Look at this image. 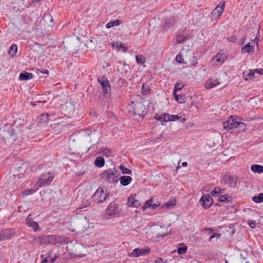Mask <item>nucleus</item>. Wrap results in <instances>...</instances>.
<instances>
[{"label":"nucleus","instance_id":"20","mask_svg":"<svg viewBox=\"0 0 263 263\" xmlns=\"http://www.w3.org/2000/svg\"><path fill=\"white\" fill-rule=\"evenodd\" d=\"M66 112L68 114H71L74 111V105L72 103H67L66 104Z\"/></svg>","mask_w":263,"mask_h":263},{"label":"nucleus","instance_id":"64","mask_svg":"<svg viewBox=\"0 0 263 263\" xmlns=\"http://www.w3.org/2000/svg\"><path fill=\"white\" fill-rule=\"evenodd\" d=\"M183 166H186L187 165V163L186 162H183L182 163Z\"/></svg>","mask_w":263,"mask_h":263},{"label":"nucleus","instance_id":"46","mask_svg":"<svg viewBox=\"0 0 263 263\" xmlns=\"http://www.w3.org/2000/svg\"><path fill=\"white\" fill-rule=\"evenodd\" d=\"M152 202L153 201L151 200L146 201L144 205L143 206V209H146L147 208H151Z\"/></svg>","mask_w":263,"mask_h":263},{"label":"nucleus","instance_id":"30","mask_svg":"<svg viewBox=\"0 0 263 263\" xmlns=\"http://www.w3.org/2000/svg\"><path fill=\"white\" fill-rule=\"evenodd\" d=\"M120 24H121V21L120 20H117L111 21H110L109 22H108L106 25V27L107 28H111L112 27H114L115 26H118Z\"/></svg>","mask_w":263,"mask_h":263},{"label":"nucleus","instance_id":"8","mask_svg":"<svg viewBox=\"0 0 263 263\" xmlns=\"http://www.w3.org/2000/svg\"><path fill=\"white\" fill-rule=\"evenodd\" d=\"M258 39L256 36L254 40L251 42L248 43L244 47H242L241 51L242 53H248L252 54L254 51V46L255 44L257 45Z\"/></svg>","mask_w":263,"mask_h":263},{"label":"nucleus","instance_id":"59","mask_svg":"<svg viewBox=\"0 0 263 263\" xmlns=\"http://www.w3.org/2000/svg\"><path fill=\"white\" fill-rule=\"evenodd\" d=\"M123 68H124V70L125 71L126 73V72L127 71V69H129V66L128 65L125 64H124Z\"/></svg>","mask_w":263,"mask_h":263},{"label":"nucleus","instance_id":"3","mask_svg":"<svg viewBox=\"0 0 263 263\" xmlns=\"http://www.w3.org/2000/svg\"><path fill=\"white\" fill-rule=\"evenodd\" d=\"M30 170V163L28 162H24L17 167L14 172V176L17 177L18 178H21Z\"/></svg>","mask_w":263,"mask_h":263},{"label":"nucleus","instance_id":"57","mask_svg":"<svg viewBox=\"0 0 263 263\" xmlns=\"http://www.w3.org/2000/svg\"><path fill=\"white\" fill-rule=\"evenodd\" d=\"M249 226L252 228H255L256 227V222L255 221H251L250 222H249Z\"/></svg>","mask_w":263,"mask_h":263},{"label":"nucleus","instance_id":"39","mask_svg":"<svg viewBox=\"0 0 263 263\" xmlns=\"http://www.w3.org/2000/svg\"><path fill=\"white\" fill-rule=\"evenodd\" d=\"M236 128H239L238 132L244 131L246 129V124L244 123L238 121Z\"/></svg>","mask_w":263,"mask_h":263},{"label":"nucleus","instance_id":"47","mask_svg":"<svg viewBox=\"0 0 263 263\" xmlns=\"http://www.w3.org/2000/svg\"><path fill=\"white\" fill-rule=\"evenodd\" d=\"M155 119L157 120L160 121L161 122H164V114L161 115L156 114L155 116Z\"/></svg>","mask_w":263,"mask_h":263},{"label":"nucleus","instance_id":"51","mask_svg":"<svg viewBox=\"0 0 263 263\" xmlns=\"http://www.w3.org/2000/svg\"><path fill=\"white\" fill-rule=\"evenodd\" d=\"M58 242L59 243H63V242H64L65 243H67L68 241L67 240V239L66 238H65V237H59L58 238Z\"/></svg>","mask_w":263,"mask_h":263},{"label":"nucleus","instance_id":"12","mask_svg":"<svg viewBox=\"0 0 263 263\" xmlns=\"http://www.w3.org/2000/svg\"><path fill=\"white\" fill-rule=\"evenodd\" d=\"M33 241L34 245H47L51 243V237L47 236H42L34 238Z\"/></svg>","mask_w":263,"mask_h":263},{"label":"nucleus","instance_id":"52","mask_svg":"<svg viewBox=\"0 0 263 263\" xmlns=\"http://www.w3.org/2000/svg\"><path fill=\"white\" fill-rule=\"evenodd\" d=\"M164 122L171 121V115L168 114H164Z\"/></svg>","mask_w":263,"mask_h":263},{"label":"nucleus","instance_id":"56","mask_svg":"<svg viewBox=\"0 0 263 263\" xmlns=\"http://www.w3.org/2000/svg\"><path fill=\"white\" fill-rule=\"evenodd\" d=\"M38 71L40 73L46 74L47 75V77L49 75V71L46 69H44L42 70H38ZM45 77H46V76Z\"/></svg>","mask_w":263,"mask_h":263},{"label":"nucleus","instance_id":"25","mask_svg":"<svg viewBox=\"0 0 263 263\" xmlns=\"http://www.w3.org/2000/svg\"><path fill=\"white\" fill-rule=\"evenodd\" d=\"M254 70H249V72L247 74H245V72L243 73V78L246 80H252L254 78Z\"/></svg>","mask_w":263,"mask_h":263},{"label":"nucleus","instance_id":"37","mask_svg":"<svg viewBox=\"0 0 263 263\" xmlns=\"http://www.w3.org/2000/svg\"><path fill=\"white\" fill-rule=\"evenodd\" d=\"M122 173L123 174H132V172L131 170L125 167L123 165H120L119 166Z\"/></svg>","mask_w":263,"mask_h":263},{"label":"nucleus","instance_id":"28","mask_svg":"<svg viewBox=\"0 0 263 263\" xmlns=\"http://www.w3.org/2000/svg\"><path fill=\"white\" fill-rule=\"evenodd\" d=\"M17 48L16 45L13 44H12L9 49V54L12 57H14L17 52Z\"/></svg>","mask_w":263,"mask_h":263},{"label":"nucleus","instance_id":"13","mask_svg":"<svg viewBox=\"0 0 263 263\" xmlns=\"http://www.w3.org/2000/svg\"><path fill=\"white\" fill-rule=\"evenodd\" d=\"M14 235V232L12 229H5L0 233V240L10 239Z\"/></svg>","mask_w":263,"mask_h":263},{"label":"nucleus","instance_id":"32","mask_svg":"<svg viewBox=\"0 0 263 263\" xmlns=\"http://www.w3.org/2000/svg\"><path fill=\"white\" fill-rule=\"evenodd\" d=\"M236 182L237 178L231 176H228V183H229L231 186L235 187L236 185Z\"/></svg>","mask_w":263,"mask_h":263},{"label":"nucleus","instance_id":"63","mask_svg":"<svg viewBox=\"0 0 263 263\" xmlns=\"http://www.w3.org/2000/svg\"><path fill=\"white\" fill-rule=\"evenodd\" d=\"M157 205L155 203H154V204H153L152 203V206H151V208H152V209H155V208H156V207H157Z\"/></svg>","mask_w":263,"mask_h":263},{"label":"nucleus","instance_id":"16","mask_svg":"<svg viewBox=\"0 0 263 263\" xmlns=\"http://www.w3.org/2000/svg\"><path fill=\"white\" fill-rule=\"evenodd\" d=\"M220 84V81L217 79H209L205 84V87L206 89H211Z\"/></svg>","mask_w":263,"mask_h":263},{"label":"nucleus","instance_id":"26","mask_svg":"<svg viewBox=\"0 0 263 263\" xmlns=\"http://www.w3.org/2000/svg\"><path fill=\"white\" fill-rule=\"evenodd\" d=\"M226 59L227 58L224 54L220 55L217 54L216 55L214 56L212 59L213 60L216 61L217 62H221L222 63L226 61Z\"/></svg>","mask_w":263,"mask_h":263},{"label":"nucleus","instance_id":"5","mask_svg":"<svg viewBox=\"0 0 263 263\" xmlns=\"http://www.w3.org/2000/svg\"><path fill=\"white\" fill-rule=\"evenodd\" d=\"M53 179V174L51 173L50 171H49L41 176V178L37 182V184H38L39 186L49 185L52 182Z\"/></svg>","mask_w":263,"mask_h":263},{"label":"nucleus","instance_id":"48","mask_svg":"<svg viewBox=\"0 0 263 263\" xmlns=\"http://www.w3.org/2000/svg\"><path fill=\"white\" fill-rule=\"evenodd\" d=\"M176 200L175 199H171L170 201L165 204L166 206L170 208L171 206H173L176 204Z\"/></svg>","mask_w":263,"mask_h":263},{"label":"nucleus","instance_id":"11","mask_svg":"<svg viewBox=\"0 0 263 263\" xmlns=\"http://www.w3.org/2000/svg\"><path fill=\"white\" fill-rule=\"evenodd\" d=\"M225 8V2L221 1L219 4L212 11L211 14L215 17H219L223 13Z\"/></svg>","mask_w":263,"mask_h":263},{"label":"nucleus","instance_id":"31","mask_svg":"<svg viewBox=\"0 0 263 263\" xmlns=\"http://www.w3.org/2000/svg\"><path fill=\"white\" fill-rule=\"evenodd\" d=\"M224 190L219 187H216L214 190H213L211 192V195L214 197L220 195V194L223 193Z\"/></svg>","mask_w":263,"mask_h":263},{"label":"nucleus","instance_id":"44","mask_svg":"<svg viewBox=\"0 0 263 263\" xmlns=\"http://www.w3.org/2000/svg\"><path fill=\"white\" fill-rule=\"evenodd\" d=\"M176 59L177 62L179 63H180V64L186 63V62L184 61L183 56L180 54L177 55L176 56Z\"/></svg>","mask_w":263,"mask_h":263},{"label":"nucleus","instance_id":"35","mask_svg":"<svg viewBox=\"0 0 263 263\" xmlns=\"http://www.w3.org/2000/svg\"><path fill=\"white\" fill-rule=\"evenodd\" d=\"M252 200L256 203H260L263 202V193H260L258 196H254Z\"/></svg>","mask_w":263,"mask_h":263},{"label":"nucleus","instance_id":"62","mask_svg":"<svg viewBox=\"0 0 263 263\" xmlns=\"http://www.w3.org/2000/svg\"><path fill=\"white\" fill-rule=\"evenodd\" d=\"M85 256V254H84L76 255V256H77L78 257H79V258L84 257Z\"/></svg>","mask_w":263,"mask_h":263},{"label":"nucleus","instance_id":"55","mask_svg":"<svg viewBox=\"0 0 263 263\" xmlns=\"http://www.w3.org/2000/svg\"><path fill=\"white\" fill-rule=\"evenodd\" d=\"M254 71L258 74L263 75V69L262 68H257L254 69Z\"/></svg>","mask_w":263,"mask_h":263},{"label":"nucleus","instance_id":"15","mask_svg":"<svg viewBox=\"0 0 263 263\" xmlns=\"http://www.w3.org/2000/svg\"><path fill=\"white\" fill-rule=\"evenodd\" d=\"M128 205L132 207H136L137 208L140 205V202L137 199V197L136 195L132 196L130 195L128 198Z\"/></svg>","mask_w":263,"mask_h":263},{"label":"nucleus","instance_id":"58","mask_svg":"<svg viewBox=\"0 0 263 263\" xmlns=\"http://www.w3.org/2000/svg\"><path fill=\"white\" fill-rule=\"evenodd\" d=\"M173 95L174 98H175V100L176 101V97H178L179 95L177 94V91L174 89Z\"/></svg>","mask_w":263,"mask_h":263},{"label":"nucleus","instance_id":"29","mask_svg":"<svg viewBox=\"0 0 263 263\" xmlns=\"http://www.w3.org/2000/svg\"><path fill=\"white\" fill-rule=\"evenodd\" d=\"M187 249V248L185 245L181 243L180 246L178 248V253L180 255L184 254L186 252Z\"/></svg>","mask_w":263,"mask_h":263},{"label":"nucleus","instance_id":"9","mask_svg":"<svg viewBox=\"0 0 263 263\" xmlns=\"http://www.w3.org/2000/svg\"><path fill=\"white\" fill-rule=\"evenodd\" d=\"M237 123L238 121H236V118L232 116L229 118L227 121L223 122V128L228 131L236 128Z\"/></svg>","mask_w":263,"mask_h":263},{"label":"nucleus","instance_id":"42","mask_svg":"<svg viewBox=\"0 0 263 263\" xmlns=\"http://www.w3.org/2000/svg\"><path fill=\"white\" fill-rule=\"evenodd\" d=\"M183 87V85L182 84L181 82L178 81L174 87V89L177 91L181 90Z\"/></svg>","mask_w":263,"mask_h":263},{"label":"nucleus","instance_id":"22","mask_svg":"<svg viewBox=\"0 0 263 263\" xmlns=\"http://www.w3.org/2000/svg\"><path fill=\"white\" fill-rule=\"evenodd\" d=\"M251 170L254 173H261L263 172V166L258 164H253Z\"/></svg>","mask_w":263,"mask_h":263},{"label":"nucleus","instance_id":"6","mask_svg":"<svg viewBox=\"0 0 263 263\" xmlns=\"http://www.w3.org/2000/svg\"><path fill=\"white\" fill-rule=\"evenodd\" d=\"M98 81L100 83L102 86V92L106 97L109 96L111 90L110 85L107 79L103 76L98 78Z\"/></svg>","mask_w":263,"mask_h":263},{"label":"nucleus","instance_id":"23","mask_svg":"<svg viewBox=\"0 0 263 263\" xmlns=\"http://www.w3.org/2000/svg\"><path fill=\"white\" fill-rule=\"evenodd\" d=\"M83 222H85V220H83ZM74 223L76 224L75 227V230L74 231H77L79 232H81V230L84 229V227L83 226V222L82 221H80L79 219H77L74 222ZM72 231H74V230H72Z\"/></svg>","mask_w":263,"mask_h":263},{"label":"nucleus","instance_id":"60","mask_svg":"<svg viewBox=\"0 0 263 263\" xmlns=\"http://www.w3.org/2000/svg\"><path fill=\"white\" fill-rule=\"evenodd\" d=\"M155 263H163V259L161 258H159L158 260H157Z\"/></svg>","mask_w":263,"mask_h":263},{"label":"nucleus","instance_id":"45","mask_svg":"<svg viewBox=\"0 0 263 263\" xmlns=\"http://www.w3.org/2000/svg\"><path fill=\"white\" fill-rule=\"evenodd\" d=\"M34 192V191L33 190L28 189V190H26L24 191L22 193V195H23V196H28V195H29L30 194H32Z\"/></svg>","mask_w":263,"mask_h":263},{"label":"nucleus","instance_id":"33","mask_svg":"<svg viewBox=\"0 0 263 263\" xmlns=\"http://www.w3.org/2000/svg\"><path fill=\"white\" fill-rule=\"evenodd\" d=\"M43 20L45 21L46 22L49 21L51 24H49L50 26H52L53 23V19L52 16L49 14H45L43 17Z\"/></svg>","mask_w":263,"mask_h":263},{"label":"nucleus","instance_id":"2","mask_svg":"<svg viewBox=\"0 0 263 263\" xmlns=\"http://www.w3.org/2000/svg\"><path fill=\"white\" fill-rule=\"evenodd\" d=\"M151 251V249L148 247L138 248L134 249L132 252L128 253V256L138 257L141 256H145L149 254Z\"/></svg>","mask_w":263,"mask_h":263},{"label":"nucleus","instance_id":"53","mask_svg":"<svg viewBox=\"0 0 263 263\" xmlns=\"http://www.w3.org/2000/svg\"><path fill=\"white\" fill-rule=\"evenodd\" d=\"M221 235L220 234H218L216 233H214L209 238V241H211V240L215 238V237H217V238H219Z\"/></svg>","mask_w":263,"mask_h":263},{"label":"nucleus","instance_id":"40","mask_svg":"<svg viewBox=\"0 0 263 263\" xmlns=\"http://www.w3.org/2000/svg\"><path fill=\"white\" fill-rule=\"evenodd\" d=\"M230 198V197L228 195V194H225V195H222L221 196H220L218 199V201L219 202H225V201H229V199Z\"/></svg>","mask_w":263,"mask_h":263},{"label":"nucleus","instance_id":"54","mask_svg":"<svg viewBox=\"0 0 263 263\" xmlns=\"http://www.w3.org/2000/svg\"><path fill=\"white\" fill-rule=\"evenodd\" d=\"M102 153L103 155L107 156L109 154V151L106 148L104 149L102 152L99 151L97 152V154H101Z\"/></svg>","mask_w":263,"mask_h":263},{"label":"nucleus","instance_id":"43","mask_svg":"<svg viewBox=\"0 0 263 263\" xmlns=\"http://www.w3.org/2000/svg\"><path fill=\"white\" fill-rule=\"evenodd\" d=\"M186 40V37L184 36L183 35H180L177 37L176 41L178 43H182Z\"/></svg>","mask_w":263,"mask_h":263},{"label":"nucleus","instance_id":"1","mask_svg":"<svg viewBox=\"0 0 263 263\" xmlns=\"http://www.w3.org/2000/svg\"><path fill=\"white\" fill-rule=\"evenodd\" d=\"M118 171L114 172L111 170L105 171L102 174V178L108 183H114L118 182V177L120 175Z\"/></svg>","mask_w":263,"mask_h":263},{"label":"nucleus","instance_id":"49","mask_svg":"<svg viewBox=\"0 0 263 263\" xmlns=\"http://www.w3.org/2000/svg\"><path fill=\"white\" fill-rule=\"evenodd\" d=\"M174 23V21L173 20H171L169 22H165L164 24V27L165 28L166 27L169 28L171 26L173 25Z\"/></svg>","mask_w":263,"mask_h":263},{"label":"nucleus","instance_id":"50","mask_svg":"<svg viewBox=\"0 0 263 263\" xmlns=\"http://www.w3.org/2000/svg\"><path fill=\"white\" fill-rule=\"evenodd\" d=\"M227 40L232 43H235L237 41V38L234 35H231L230 37L227 38Z\"/></svg>","mask_w":263,"mask_h":263},{"label":"nucleus","instance_id":"4","mask_svg":"<svg viewBox=\"0 0 263 263\" xmlns=\"http://www.w3.org/2000/svg\"><path fill=\"white\" fill-rule=\"evenodd\" d=\"M131 103L134 109V115H137L141 117L142 118H143L146 114L145 105H143L141 102H136L134 104V102L132 101Z\"/></svg>","mask_w":263,"mask_h":263},{"label":"nucleus","instance_id":"27","mask_svg":"<svg viewBox=\"0 0 263 263\" xmlns=\"http://www.w3.org/2000/svg\"><path fill=\"white\" fill-rule=\"evenodd\" d=\"M111 45H112V46L113 47H116V48L118 50H120V49L121 48H122L123 49V51L124 52H126L127 51V48L126 47H124L123 46V45L121 43H119V42H113L112 43H111Z\"/></svg>","mask_w":263,"mask_h":263},{"label":"nucleus","instance_id":"19","mask_svg":"<svg viewBox=\"0 0 263 263\" xmlns=\"http://www.w3.org/2000/svg\"><path fill=\"white\" fill-rule=\"evenodd\" d=\"M118 211L117 208L115 204L110 203L107 209L106 212L109 215H111L117 213Z\"/></svg>","mask_w":263,"mask_h":263},{"label":"nucleus","instance_id":"36","mask_svg":"<svg viewBox=\"0 0 263 263\" xmlns=\"http://www.w3.org/2000/svg\"><path fill=\"white\" fill-rule=\"evenodd\" d=\"M181 119L180 122H183L185 121V118H182L181 116H179V115H171V121H175Z\"/></svg>","mask_w":263,"mask_h":263},{"label":"nucleus","instance_id":"38","mask_svg":"<svg viewBox=\"0 0 263 263\" xmlns=\"http://www.w3.org/2000/svg\"><path fill=\"white\" fill-rule=\"evenodd\" d=\"M141 91L143 95H146L149 93L150 89L148 86H147L146 84H143L142 85Z\"/></svg>","mask_w":263,"mask_h":263},{"label":"nucleus","instance_id":"21","mask_svg":"<svg viewBox=\"0 0 263 263\" xmlns=\"http://www.w3.org/2000/svg\"><path fill=\"white\" fill-rule=\"evenodd\" d=\"M105 163L104 159L101 156L97 157L95 161V164L98 167H102L104 166Z\"/></svg>","mask_w":263,"mask_h":263},{"label":"nucleus","instance_id":"41","mask_svg":"<svg viewBox=\"0 0 263 263\" xmlns=\"http://www.w3.org/2000/svg\"><path fill=\"white\" fill-rule=\"evenodd\" d=\"M185 99L184 95H179L178 97H176V101L179 103H182L185 102Z\"/></svg>","mask_w":263,"mask_h":263},{"label":"nucleus","instance_id":"14","mask_svg":"<svg viewBox=\"0 0 263 263\" xmlns=\"http://www.w3.org/2000/svg\"><path fill=\"white\" fill-rule=\"evenodd\" d=\"M26 224L27 226L31 227L35 232L40 231L41 228L39 227L38 223L32 220L29 215L26 218Z\"/></svg>","mask_w":263,"mask_h":263},{"label":"nucleus","instance_id":"17","mask_svg":"<svg viewBox=\"0 0 263 263\" xmlns=\"http://www.w3.org/2000/svg\"><path fill=\"white\" fill-rule=\"evenodd\" d=\"M120 183L123 186L128 185L132 181V177L128 176H123L120 178Z\"/></svg>","mask_w":263,"mask_h":263},{"label":"nucleus","instance_id":"24","mask_svg":"<svg viewBox=\"0 0 263 263\" xmlns=\"http://www.w3.org/2000/svg\"><path fill=\"white\" fill-rule=\"evenodd\" d=\"M51 120V115H49L48 113H44L41 114L40 116V123H45L48 120Z\"/></svg>","mask_w":263,"mask_h":263},{"label":"nucleus","instance_id":"18","mask_svg":"<svg viewBox=\"0 0 263 263\" xmlns=\"http://www.w3.org/2000/svg\"><path fill=\"white\" fill-rule=\"evenodd\" d=\"M33 74L27 72H23L20 73L19 79L20 80H29L33 78Z\"/></svg>","mask_w":263,"mask_h":263},{"label":"nucleus","instance_id":"61","mask_svg":"<svg viewBox=\"0 0 263 263\" xmlns=\"http://www.w3.org/2000/svg\"><path fill=\"white\" fill-rule=\"evenodd\" d=\"M204 231H209L210 233H212L213 232V229L211 228H205Z\"/></svg>","mask_w":263,"mask_h":263},{"label":"nucleus","instance_id":"10","mask_svg":"<svg viewBox=\"0 0 263 263\" xmlns=\"http://www.w3.org/2000/svg\"><path fill=\"white\" fill-rule=\"evenodd\" d=\"M199 202L205 209L209 208L213 203L212 198L209 195H204L200 199Z\"/></svg>","mask_w":263,"mask_h":263},{"label":"nucleus","instance_id":"7","mask_svg":"<svg viewBox=\"0 0 263 263\" xmlns=\"http://www.w3.org/2000/svg\"><path fill=\"white\" fill-rule=\"evenodd\" d=\"M108 193H105L103 188L99 187L92 196L93 200L97 203H101L105 200Z\"/></svg>","mask_w":263,"mask_h":263},{"label":"nucleus","instance_id":"34","mask_svg":"<svg viewBox=\"0 0 263 263\" xmlns=\"http://www.w3.org/2000/svg\"><path fill=\"white\" fill-rule=\"evenodd\" d=\"M136 62L138 64L143 65L145 62V59L142 55H138L136 56Z\"/></svg>","mask_w":263,"mask_h":263}]
</instances>
